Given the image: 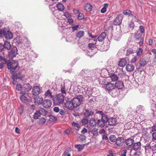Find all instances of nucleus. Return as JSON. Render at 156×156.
I'll return each instance as SVG.
<instances>
[{"label": "nucleus", "mask_w": 156, "mask_h": 156, "mask_svg": "<svg viewBox=\"0 0 156 156\" xmlns=\"http://www.w3.org/2000/svg\"><path fill=\"white\" fill-rule=\"evenodd\" d=\"M108 116L105 114H104V115L101 116V119L106 123L108 121Z\"/></svg>", "instance_id": "obj_45"}, {"label": "nucleus", "mask_w": 156, "mask_h": 156, "mask_svg": "<svg viewBox=\"0 0 156 156\" xmlns=\"http://www.w3.org/2000/svg\"><path fill=\"white\" fill-rule=\"evenodd\" d=\"M105 122H104L103 120L101 119L98 120L97 122L98 125L99 126L101 127H104L105 126Z\"/></svg>", "instance_id": "obj_31"}, {"label": "nucleus", "mask_w": 156, "mask_h": 156, "mask_svg": "<svg viewBox=\"0 0 156 156\" xmlns=\"http://www.w3.org/2000/svg\"><path fill=\"white\" fill-rule=\"evenodd\" d=\"M72 124L73 127L77 131L79 130L80 128V125L77 123L74 122Z\"/></svg>", "instance_id": "obj_35"}, {"label": "nucleus", "mask_w": 156, "mask_h": 156, "mask_svg": "<svg viewBox=\"0 0 156 156\" xmlns=\"http://www.w3.org/2000/svg\"><path fill=\"white\" fill-rule=\"evenodd\" d=\"M98 132L100 134H104L106 133L104 129H101Z\"/></svg>", "instance_id": "obj_64"}, {"label": "nucleus", "mask_w": 156, "mask_h": 156, "mask_svg": "<svg viewBox=\"0 0 156 156\" xmlns=\"http://www.w3.org/2000/svg\"><path fill=\"white\" fill-rule=\"evenodd\" d=\"M48 116L49 118L48 120L51 122H54L56 121L57 120V118L53 115H48Z\"/></svg>", "instance_id": "obj_43"}, {"label": "nucleus", "mask_w": 156, "mask_h": 156, "mask_svg": "<svg viewBox=\"0 0 156 156\" xmlns=\"http://www.w3.org/2000/svg\"><path fill=\"white\" fill-rule=\"evenodd\" d=\"M65 133L68 135H69L72 133L71 129H68L65 130Z\"/></svg>", "instance_id": "obj_63"}, {"label": "nucleus", "mask_w": 156, "mask_h": 156, "mask_svg": "<svg viewBox=\"0 0 156 156\" xmlns=\"http://www.w3.org/2000/svg\"><path fill=\"white\" fill-rule=\"evenodd\" d=\"M20 99L24 103H25L27 101V98L23 95L21 96Z\"/></svg>", "instance_id": "obj_50"}, {"label": "nucleus", "mask_w": 156, "mask_h": 156, "mask_svg": "<svg viewBox=\"0 0 156 156\" xmlns=\"http://www.w3.org/2000/svg\"><path fill=\"white\" fill-rule=\"evenodd\" d=\"M0 61L3 64H5L7 62L6 59L2 56H0Z\"/></svg>", "instance_id": "obj_55"}, {"label": "nucleus", "mask_w": 156, "mask_h": 156, "mask_svg": "<svg viewBox=\"0 0 156 156\" xmlns=\"http://www.w3.org/2000/svg\"><path fill=\"white\" fill-rule=\"evenodd\" d=\"M138 59L137 57V56H135L133 57L131 59V62L132 63H134Z\"/></svg>", "instance_id": "obj_61"}, {"label": "nucleus", "mask_w": 156, "mask_h": 156, "mask_svg": "<svg viewBox=\"0 0 156 156\" xmlns=\"http://www.w3.org/2000/svg\"><path fill=\"white\" fill-rule=\"evenodd\" d=\"M108 124L111 126H115L116 124L117 120L115 118L112 117L108 119Z\"/></svg>", "instance_id": "obj_21"}, {"label": "nucleus", "mask_w": 156, "mask_h": 156, "mask_svg": "<svg viewBox=\"0 0 156 156\" xmlns=\"http://www.w3.org/2000/svg\"><path fill=\"white\" fill-rule=\"evenodd\" d=\"M38 111L40 115H47L48 112L47 111L45 110L44 109L42 108H41L39 109Z\"/></svg>", "instance_id": "obj_30"}, {"label": "nucleus", "mask_w": 156, "mask_h": 156, "mask_svg": "<svg viewBox=\"0 0 156 156\" xmlns=\"http://www.w3.org/2000/svg\"><path fill=\"white\" fill-rule=\"evenodd\" d=\"M102 139L103 140H108V138L106 133L102 135Z\"/></svg>", "instance_id": "obj_62"}, {"label": "nucleus", "mask_w": 156, "mask_h": 156, "mask_svg": "<svg viewBox=\"0 0 156 156\" xmlns=\"http://www.w3.org/2000/svg\"><path fill=\"white\" fill-rule=\"evenodd\" d=\"M71 148L70 147H68L67 148L65 152L64 153V156H66L68 154H69V152L71 151Z\"/></svg>", "instance_id": "obj_53"}, {"label": "nucleus", "mask_w": 156, "mask_h": 156, "mask_svg": "<svg viewBox=\"0 0 156 156\" xmlns=\"http://www.w3.org/2000/svg\"><path fill=\"white\" fill-rule=\"evenodd\" d=\"M109 138L110 141L112 142H115L117 140V138L116 136L114 135H110Z\"/></svg>", "instance_id": "obj_41"}, {"label": "nucleus", "mask_w": 156, "mask_h": 156, "mask_svg": "<svg viewBox=\"0 0 156 156\" xmlns=\"http://www.w3.org/2000/svg\"><path fill=\"white\" fill-rule=\"evenodd\" d=\"M13 75V76L16 75V77H17V79H20L21 80H22L24 77V76L21 73H14Z\"/></svg>", "instance_id": "obj_34"}, {"label": "nucleus", "mask_w": 156, "mask_h": 156, "mask_svg": "<svg viewBox=\"0 0 156 156\" xmlns=\"http://www.w3.org/2000/svg\"><path fill=\"white\" fill-rule=\"evenodd\" d=\"M140 66H144L147 64V61L144 59H140L139 62Z\"/></svg>", "instance_id": "obj_33"}, {"label": "nucleus", "mask_w": 156, "mask_h": 156, "mask_svg": "<svg viewBox=\"0 0 156 156\" xmlns=\"http://www.w3.org/2000/svg\"><path fill=\"white\" fill-rule=\"evenodd\" d=\"M46 121V119L43 117L39 119L38 121V122L40 124H41L45 123Z\"/></svg>", "instance_id": "obj_47"}, {"label": "nucleus", "mask_w": 156, "mask_h": 156, "mask_svg": "<svg viewBox=\"0 0 156 156\" xmlns=\"http://www.w3.org/2000/svg\"><path fill=\"white\" fill-rule=\"evenodd\" d=\"M125 140L123 137H118L117 138L115 143L118 146H122L124 143Z\"/></svg>", "instance_id": "obj_12"}, {"label": "nucleus", "mask_w": 156, "mask_h": 156, "mask_svg": "<svg viewBox=\"0 0 156 156\" xmlns=\"http://www.w3.org/2000/svg\"><path fill=\"white\" fill-rule=\"evenodd\" d=\"M92 74V71L87 69H82L80 73V76H83V79L87 80L91 79Z\"/></svg>", "instance_id": "obj_1"}, {"label": "nucleus", "mask_w": 156, "mask_h": 156, "mask_svg": "<svg viewBox=\"0 0 156 156\" xmlns=\"http://www.w3.org/2000/svg\"><path fill=\"white\" fill-rule=\"evenodd\" d=\"M134 38L136 41L140 40V41L139 43V44L140 46L142 45L144 41V39L141 37V34L140 33L139 31H137L135 33Z\"/></svg>", "instance_id": "obj_6"}, {"label": "nucleus", "mask_w": 156, "mask_h": 156, "mask_svg": "<svg viewBox=\"0 0 156 156\" xmlns=\"http://www.w3.org/2000/svg\"><path fill=\"white\" fill-rule=\"evenodd\" d=\"M122 15L120 14L118 15L113 21V25H120L122 23Z\"/></svg>", "instance_id": "obj_8"}, {"label": "nucleus", "mask_w": 156, "mask_h": 156, "mask_svg": "<svg viewBox=\"0 0 156 156\" xmlns=\"http://www.w3.org/2000/svg\"><path fill=\"white\" fill-rule=\"evenodd\" d=\"M84 146V144L82 145L80 144H77L75 145V147L79 151H81L83 149Z\"/></svg>", "instance_id": "obj_42"}, {"label": "nucleus", "mask_w": 156, "mask_h": 156, "mask_svg": "<svg viewBox=\"0 0 156 156\" xmlns=\"http://www.w3.org/2000/svg\"><path fill=\"white\" fill-rule=\"evenodd\" d=\"M18 50L16 47H13L11 48L10 51L9 52V57L10 58H12L14 57H15L17 54Z\"/></svg>", "instance_id": "obj_7"}, {"label": "nucleus", "mask_w": 156, "mask_h": 156, "mask_svg": "<svg viewBox=\"0 0 156 156\" xmlns=\"http://www.w3.org/2000/svg\"><path fill=\"white\" fill-rule=\"evenodd\" d=\"M126 152L127 150H124L122 151L121 152V156H126Z\"/></svg>", "instance_id": "obj_59"}, {"label": "nucleus", "mask_w": 156, "mask_h": 156, "mask_svg": "<svg viewBox=\"0 0 156 156\" xmlns=\"http://www.w3.org/2000/svg\"><path fill=\"white\" fill-rule=\"evenodd\" d=\"M127 61L126 58H122L121 59L119 62L118 66L120 67H124L126 64Z\"/></svg>", "instance_id": "obj_16"}, {"label": "nucleus", "mask_w": 156, "mask_h": 156, "mask_svg": "<svg viewBox=\"0 0 156 156\" xmlns=\"http://www.w3.org/2000/svg\"><path fill=\"white\" fill-rule=\"evenodd\" d=\"M131 11L130 10H129L127 9V10H126L124 11L123 12V13L124 15H125L126 16H129V15L131 13Z\"/></svg>", "instance_id": "obj_48"}, {"label": "nucleus", "mask_w": 156, "mask_h": 156, "mask_svg": "<svg viewBox=\"0 0 156 156\" xmlns=\"http://www.w3.org/2000/svg\"><path fill=\"white\" fill-rule=\"evenodd\" d=\"M4 47L8 50L10 49L11 48V44L9 42L5 41V42Z\"/></svg>", "instance_id": "obj_39"}, {"label": "nucleus", "mask_w": 156, "mask_h": 156, "mask_svg": "<svg viewBox=\"0 0 156 156\" xmlns=\"http://www.w3.org/2000/svg\"><path fill=\"white\" fill-rule=\"evenodd\" d=\"M0 35L1 36H5V38L7 40L11 39L13 37L12 32L9 30H6L5 28L0 30Z\"/></svg>", "instance_id": "obj_3"}, {"label": "nucleus", "mask_w": 156, "mask_h": 156, "mask_svg": "<svg viewBox=\"0 0 156 156\" xmlns=\"http://www.w3.org/2000/svg\"><path fill=\"white\" fill-rule=\"evenodd\" d=\"M126 145L129 146H131L133 143L134 140L131 138H129L125 141Z\"/></svg>", "instance_id": "obj_26"}, {"label": "nucleus", "mask_w": 156, "mask_h": 156, "mask_svg": "<svg viewBox=\"0 0 156 156\" xmlns=\"http://www.w3.org/2000/svg\"><path fill=\"white\" fill-rule=\"evenodd\" d=\"M16 76H13L12 75V78L13 80L12 83L13 84H15L16 82V80L17 79V77H16Z\"/></svg>", "instance_id": "obj_57"}, {"label": "nucleus", "mask_w": 156, "mask_h": 156, "mask_svg": "<svg viewBox=\"0 0 156 156\" xmlns=\"http://www.w3.org/2000/svg\"><path fill=\"white\" fill-rule=\"evenodd\" d=\"M42 103L44 108H48L51 106L52 102L51 100L47 99L44 100Z\"/></svg>", "instance_id": "obj_10"}, {"label": "nucleus", "mask_w": 156, "mask_h": 156, "mask_svg": "<svg viewBox=\"0 0 156 156\" xmlns=\"http://www.w3.org/2000/svg\"><path fill=\"white\" fill-rule=\"evenodd\" d=\"M78 139L81 141H83L85 140L86 137L83 135H80Z\"/></svg>", "instance_id": "obj_49"}, {"label": "nucleus", "mask_w": 156, "mask_h": 156, "mask_svg": "<svg viewBox=\"0 0 156 156\" xmlns=\"http://www.w3.org/2000/svg\"><path fill=\"white\" fill-rule=\"evenodd\" d=\"M84 34V32L83 31L80 30L76 33V37L79 39L80 38L83 37Z\"/></svg>", "instance_id": "obj_27"}, {"label": "nucleus", "mask_w": 156, "mask_h": 156, "mask_svg": "<svg viewBox=\"0 0 156 156\" xmlns=\"http://www.w3.org/2000/svg\"><path fill=\"white\" fill-rule=\"evenodd\" d=\"M60 91L62 93L61 94L64 96L66 95V88L65 87L64 85H62L61 86Z\"/></svg>", "instance_id": "obj_38"}, {"label": "nucleus", "mask_w": 156, "mask_h": 156, "mask_svg": "<svg viewBox=\"0 0 156 156\" xmlns=\"http://www.w3.org/2000/svg\"><path fill=\"white\" fill-rule=\"evenodd\" d=\"M115 87V86L113 83H109L106 84L105 89L109 92Z\"/></svg>", "instance_id": "obj_18"}, {"label": "nucleus", "mask_w": 156, "mask_h": 156, "mask_svg": "<svg viewBox=\"0 0 156 156\" xmlns=\"http://www.w3.org/2000/svg\"><path fill=\"white\" fill-rule=\"evenodd\" d=\"M108 7V4L105 3L104 4L103 7L101 9V13H104L106 11V9Z\"/></svg>", "instance_id": "obj_37"}, {"label": "nucleus", "mask_w": 156, "mask_h": 156, "mask_svg": "<svg viewBox=\"0 0 156 156\" xmlns=\"http://www.w3.org/2000/svg\"><path fill=\"white\" fill-rule=\"evenodd\" d=\"M143 50L141 48H139L138 49V51L137 53V56L140 55L142 53Z\"/></svg>", "instance_id": "obj_58"}, {"label": "nucleus", "mask_w": 156, "mask_h": 156, "mask_svg": "<svg viewBox=\"0 0 156 156\" xmlns=\"http://www.w3.org/2000/svg\"><path fill=\"white\" fill-rule=\"evenodd\" d=\"M79 26V25H77L76 26L72 27V30L73 31H75L77 30Z\"/></svg>", "instance_id": "obj_60"}, {"label": "nucleus", "mask_w": 156, "mask_h": 156, "mask_svg": "<svg viewBox=\"0 0 156 156\" xmlns=\"http://www.w3.org/2000/svg\"><path fill=\"white\" fill-rule=\"evenodd\" d=\"M134 66L132 64H128L126 66V69L127 71L128 72L133 71L134 69Z\"/></svg>", "instance_id": "obj_19"}, {"label": "nucleus", "mask_w": 156, "mask_h": 156, "mask_svg": "<svg viewBox=\"0 0 156 156\" xmlns=\"http://www.w3.org/2000/svg\"><path fill=\"white\" fill-rule=\"evenodd\" d=\"M89 125L90 126H94L97 124V122L94 118H91L89 121Z\"/></svg>", "instance_id": "obj_25"}, {"label": "nucleus", "mask_w": 156, "mask_h": 156, "mask_svg": "<svg viewBox=\"0 0 156 156\" xmlns=\"http://www.w3.org/2000/svg\"><path fill=\"white\" fill-rule=\"evenodd\" d=\"M65 96L61 94H57L56 98L53 99L54 103L56 105H59L63 103Z\"/></svg>", "instance_id": "obj_4"}, {"label": "nucleus", "mask_w": 156, "mask_h": 156, "mask_svg": "<svg viewBox=\"0 0 156 156\" xmlns=\"http://www.w3.org/2000/svg\"><path fill=\"white\" fill-rule=\"evenodd\" d=\"M40 89L39 87L37 86H36L34 87L32 90V94L35 96H37L40 93Z\"/></svg>", "instance_id": "obj_14"}, {"label": "nucleus", "mask_w": 156, "mask_h": 156, "mask_svg": "<svg viewBox=\"0 0 156 156\" xmlns=\"http://www.w3.org/2000/svg\"><path fill=\"white\" fill-rule=\"evenodd\" d=\"M109 94L113 97H115L118 95V93L117 92V89L115 87L109 92Z\"/></svg>", "instance_id": "obj_22"}, {"label": "nucleus", "mask_w": 156, "mask_h": 156, "mask_svg": "<svg viewBox=\"0 0 156 156\" xmlns=\"http://www.w3.org/2000/svg\"><path fill=\"white\" fill-rule=\"evenodd\" d=\"M133 52V50L132 48L128 49L126 51V55L127 56L132 54Z\"/></svg>", "instance_id": "obj_52"}, {"label": "nucleus", "mask_w": 156, "mask_h": 156, "mask_svg": "<svg viewBox=\"0 0 156 156\" xmlns=\"http://www.w3.org/2000/svg\"><path fill=\"white\" fill-rule=\"evenodd\" d=\"M106 37V34L105 32H102L98 37V41L101 42L103 41Z\"/></svg>", "instance_id": "obj_23"}, {"label": "nucleus", "mask_w": 156, "mask_h": 156, "mask_svg": "<svg viewBox=\"0 0 156 156\" xmlns=\"http://www.w3.org/2000/svg\"><path fill=\"white\" fill-rule=\"evenodd\" d=\"M84 16L83 14L81 13H80L79 14L78 18L79 20H81L84 18Z\"/></svg>", "instance_id": "obj_56"}, {"label": "nucleus", "mask_w": 156, "mask_h": 156, "mask_svg": "<svg viewBox=\"0 0 156 156\" xmlns=\"http://www.w3.org/2000/svg\"><path fill=\"white\" fill-rule=\"evenodd\" d=\"M34 103L36 105L41 104L43 102V98L41 96H39L38 97L34 98Z\"/></svg>", "instance_id": "obj_11"}, {"label": "nucleus", "mask_w": 156, "mask_h": 156, "mask_svg": "<svg viewBox=\"0 0 156 156\" xmlns=\"http://www.w3.org/2000/svg\"><path fill=\"white\" fill-rule=\"evenodd\" d=\"M134 27L133 21L132 20L129 22L128 23V28L129 31H131L133 30Z\"/></svg>", "instance_id": "obj_28"}, {"label": "nucleus", "mask_w": 156, "mask_h": 156, "mask_svg": "<svg viewBox=\"0 0 156 156\" xmlns=\"http://www.w3.org/2000/svg\"><path fill=\"white\" fill-rule=\"evenodd\" d=\"M92 40L94 42H95V43H89L88 44V48L92 50L96 49H97L96 45V42L97 40H96L95 39H92Z\"/></svg>", "instance_id": "obj_15"}, {"label": "nucleus", "mask_w": 156, "mask_h": 156, "mask_svg": "<svg viewBox=\"0 0 156 156\" xmlns=\"http://www.w3.org/2000/svg\"><path fill=\"white\" fill-rule=\"evenodd\" d=\"M98 129L97 128H94L92 129L91 131V133L94 136L98 135Z\"/></svg>", "instance_id": "obj_40"}, {"label": "nucleus", "mask_w": 156, "mask_h": 156, "mask_svg": "<svg viewBox=\"0 0 156 156\" xmlns=\"http://www.w3.org/2000/svg\"><path fill=\"white\" fill-rule=\"evenodd\" d=\"M115 85L118 89H122L124 87L123 82L121 81H116Z\"/></svg>", "instance_id": "obj_17"}, {"label": "nucleus", "mask_w": 156, "mask_h": 156, "mask_svg": "<svg viewBox=\"0 0 156 156\" xmlns=\"http://www.w3.org/2000/svg\"><path fill=\"white\" fill-rule=\"evenodd\" d=\"M18 65L17 61L12 60V61H8L7 63V68L9 69H11L12 72L14 71L16 69Z\"/></svg>", "instance_id": "obj_5"}, {"label": "nucleus", "mask_w": 156, "mask_h": 156, "mask_svg": "<svg viewBox=\"0 0 156 156\" xmlns=\"http://www.w3.org/2000/svg\"><path fill=\"white\" fill-rule=\"evenodd\" d=\"M23 87L26 89V90L27 92L29 91L31 89L32 87L28 83H25L23 85Z\"/></svg>", "instance_id": "obj_32"}, {"label": "nucleus", "mask_w": 156, "mask_h": 156, "mask_svg": "<svg viewBox=\"0 0 156 156\" xmlns=\"http://www.w3.org/2000/svg\"><path fill=\"white\" fill-rule=\"evenodd\" d=\"M141 144L139 142L136 143H134L132 146L133 149L135 150H140L141 149Z\"/></svg>", "instance_id": "obj_20"}, {"label": "nucleus", "mask_w": 156, "mask_h": 156, "mask_svg": "<svg viewBox=\"0 0 156 156\" xmlns=\"http://www.w3.org/2000/svg\"><path fill=\"white\" fill-rule=\"evenodd\" d=\"M57 7L58 8V9L59 11H62L64 9L63 5L60 3H59L57 4Z\"/></svg>", "instance_id": "obj_36"}, {"label": "nucleus", "mask_w": 156, "mask_h": 156, "mask_svg": "<svg viewBox=\"0 0 156 156\" xmlns=\"http://www.w3.org/2000/svg\"><path fill=\"white\" fill-rule=\"evenodd\" d=\"M109 76L112 81H116L118 80L119 77L118 76L114 74L111 73L109 74Z\"/></svg>", "instance_id": "obj_29"}, {"label": "nucleus", "mask_w": 156, "mask_h": 156, "mask_svg": "<svg viewBox=\"0 0 156 156\" xmlns=\"http://www.w3.org/2000/svg\"><path fill=\"white\" fill-rule=\"evenodd\" d=\"M45 95L46 97L51 98H52L51 93L49 90H48L45 93Z\"/></svg>", "instance_id": "obj_44"}, {"label": "nucleus", "mask_w": 156, "mask_h": 156, "mask_svg": "<svg viewBox=\"0 0 156 156\" xmlns=\"http://www.w3.org/2000/svg\"><path fill=\"white\" fill-rule=\"evenodd\" d=\"M88 120L86 118H83L81 120V122L83 124L85 125L87 124L88 122Z\"/></svg>", "instance_id": "obj_51"}, {"label": "nucleus", "mask_w": 156, "mask_h": 156, "mask_svg": "<svg viewBox=\"0 0 156 156\" xmlns=\"http://www.w3.org/2000/svg\"><path fill=\"white\" fill-rule=\"evenodd\" d=\"M92 6L90 4L87 3L84 5V9L86 11L90 12L92 10Z\"/></svg>", "instance_id": "obj_24"}, {"label": "nucleus", "mask_w": 156, "mask_h": 156, "mask_svg": "<svg viewBox=\"0 0 156 156\" xmlns=\"http://www.w3.org/2000/svg\"><path fill=\"white\" fill-rule=\"evenodd\" d=\"M84 98L82 95H79L76 98H74L72 100L73 103L74 108H76L80 105L82 103L83 101Z\"/></svg>", "instance_id": "obj_2"}, {"label": "nucleus", "mask_w": 156, "mask_h": 156, "mask_svg": "<svg viewBox=\"0 0 156 156\" xmlns=\"http://www.w3.org/2000/svg\"><path fill=\"white\" fill-rule=\"evenodd\" d=\"M22 86L20 84H18L16 87V89L18 91H20L21 90Z\"/></svg>", "instance_id": "obj_54"}, {"label": "nucleus", "mask_w": 156, "mask_h": 156, "mask_svg": "<svg viewBox=\"0 0 156 156\" xmlns=\"http://www.w3.org/2000/svg\"><path fill=\"white\" fill-rule=\"evenodd\" d=\"M94 110L91 108L87 109L84 113V115L86 117L92 116L94 113Z\"/></svg>", "instance_id": "obj_13"}, {"label": "nucleus", "mask_w": 156, "mask_h": 156, "mask_svg": "<svg viewBox=\"0 0 156 156\" xmlns=\"http://www.w3.org/2000/svg\"><path fill=\"white\" fill-rule=\"evenodd\" d=\"M73 102L71 100H67L65 103V106L67 108L70 110H73L74 108Z\"/></svg>", "instance_id": "obj_9"}, {"label": "nucleus", "mask_w": 156, "mask_h": 156, "mask_svg": "<svg viewBox=\"0 0 156 156\" xmlns=\"http://www.w3.org/2000/svg\"><path fill=\"white\" fill-rule=\"evenodd\" d=\"M40 116V115L38 111H37L34 113L33 115V118L34 119H38V117Z\"/></svg>", "instance_id": "obj_46"}]
</instances>
